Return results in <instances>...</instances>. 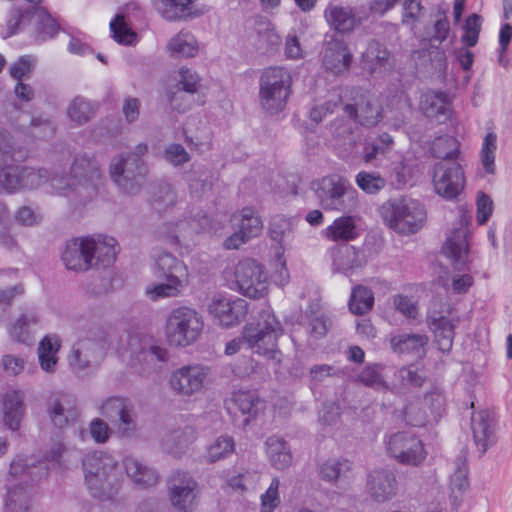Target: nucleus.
<instances>
[{"instance_id":"55","label":"nucleus","mask_w":512,"mask_h":512,"mask_svg":"<svg viewBox=\"0 0 512 512\" xmlns=\"http://www.w3.org/2000/svg\"><path fill=\"white\" fill-rule=\"evenodd\" d=\"M483 18L477 13H472L466 17L462 26L461 42L465 46H475L478 43L480 32L482 30Z\"/></svg>"},{"instance_id":"7","label":"nucleus","mask_w":512,"mask_h":512,"mask_svg":"<svg viewBox=\"0 0 512 512\" xmlns=\"http://www.w3.org/2000/svg\"><path fill=\"white\" fill-rule=\"evenodd\" d=\"M293 77L289 69L275 65L259 76V103L269 113L285 110L292 93Z\"/></svg>"},{"instance_id":"14","label":"nucleus","mask_w":512,"mask_h":512,"mask_svg":"<svg viewBox=\"0 0 512 512\" xmlns=\"http://www.w3.org/2000/svg\"><path fill=\"white\" fill-rule=\"evenodd\" d=\"M432 179L436 193L447 200L457 198L466 186L465 170L457 161L452 163H441L440 161V163H436Z\"/></svg>"},{"instance_id":"22","label":"nucleus","mask_w":512,"mask_h":512,"mask_svg":"<svg viewBox=\"0 0 512 512\" xmlns=\"http://www.w3.org/2000/svg\"><path fill=\"white\" fill-rule=\"evenodd\" d=\"M360 65L372 77H385L394 67V59L386 45L372 40L362 53Z\"/></svg>"},{"instance_id":"9","label":"nucleus","mask_w":512,"mask_h":512,"mask_svg":"<svg viewBox=\"0 0 512 512\" xmlns=\"http://www.w3.org/2000/svg\"><path fill=\"white\" fill-rule=\"evenodd\" d=\"M204 320L193 307L180 306L172 309L165 321L167 342L173 346H188L202 334Z\"/></svg>"},{"instance_id":"40","label":"nucleus","mask_w":512,"mask_h":512,"mask_svg":"<svg viewBox=\"0 0 512 512\" xmlns=\"http://www.w3.org/2000/svg\"><path fill=\"white\" fill-rule=\"evenodd\" d=\"M48 414L55 426L64 428L70 422H74L78 416L77 408L73 407V402L68 396H61L52 401Z\"/></svg>"},{"instance_id":"26","label":"nucleus","mask_w":512,"mask_h":512,"mask_svg":"<svg viewBox=\"0 0 512 512\" xmlns=\"http://www.w3.org/2000/svg\"><path fill=\"white\" fill-rule=\"evenodd\" d=\"M265 401L261 400L255 390H235L227 401V407L230 413L243 415V423L249 424L253 417L258 415L260 409L264 408Z\"/></svg>"},{"instance_id":"11","label":"nucleus","mask_w":512,"mask_h":512,"mask_svg":"<svg viewBox=\"0 0 512 512\" xmlns=\"http://www.w3.org/2000/svg\"><path fill=\"white\" fill-rule=\"evenodd\" d=\"M146 143H139L134 157H117L110 165L112 179L125 193H135L146 175L147 168L141 160L146 153Z\"/></svg>"},{"instance_id":"25","label":"nucleus","mask_w":512,"mask_h":512,"mask_svg":"<svg viewBox=\"0 0 512 512\" xmlns=\"http://www.w3.org/2000/svg\"><path fill=\"white\" fill-rule=\"evenodd\" d=\"M325 19L337 32H351L360 25L363 17L360 9L330 2L324 10Z\"/></svg>"},{"instance_id":"61","label":"nucleus","mask_w":512,"mask_h":512,"mask_svg":"<svg viewBox=\"0 0 512 512\" xmlns=\"http://www.w3.org/2000/svg\"><path fill=\"white\" fill-rule=\"evenodd\" d=\"M339 102H341V96L339 94H333L323 103H317L311 108L309 117L312 121L321 122L328 113H333L337 108Z\"/></svg>"},{"instance_id":"50","label":"nucleus","mask_w":512,"mask_h":512,"mask_svg":"<svg viewBox=\"0 0 512 512\" xmlns=\"http://www.w3.org/2000/svg\"><path fill=\"white\" fill-rule=\"evenodd\" d=\"M11 155L15 158H27L29 157V150L23 147L21 143H18L16 138H12L6 130L0 128V162L1 166L4 157Z\"/></svg>"},{"instance_id":"36","label":"nucleus","mask_w":512,"mask_h":512,"mask_svg":"<svg viewBox=\"0 0 512 512\" xmlns=\"http://www.w3.org/2000/svg\"><path fill=\"white\" fill-rule=\"evenodd\" d=\"M91 267L96 260V263L107 267L114 263L118 250L117 240L108 235H98V237H91Z\"/></svg>"},{"instance_id":"54","label":"nucleus","mask_w":512,"mask_h":512,"mask_svg":"<svg viewBox=\"0 0 512 512\" xmlns=\"http://www.w3.org/2000/svg\"><path fill=\"white\" fill-rule=\"evenodd\" d=\"M497 149V134L495 132H487L483 138L480 153L481 164L487 173H494Z\"/></svg>"},{"instance_id":"59","label":"nucleus","mask_w":512,"mask_h":512,"mask_svg":"<svg viewBox=\"0 0 512 512\" xmlns=\"http://www.w3.org/2000/svg\"><path fill=\"white\" fill-rule=\"evenodd\" d=\"M274 270L271 278L276 285L284 287L290 280V271L288 270L287 260L285 258V250L282 246H278L275 250V259L273 261Z\"/></svg>"},{"instance_id":"56","label":"nucleus","mask_w":512,"mask_h":512,"mask_svg":"<svg viewBox=\"0 0 512 512\" xmlns=\"http://www.w3.org/2000/svg\"><path fill=\"white\" fill-rule=\"evenodd\" d=\"M280 479L273 477L268 488L260 495L259 512H274L281 503Z\"/></svg>"},{"instance_id":"15","label":"nucleus","mask_w":512,"mask_h":512,"mask_svg":"<svg viewBox=\"0 0 512 512\" xmlns=\"http://www.w3.org/2000/svg\"><path fill=\"white\" fill-rule=\"evenodd\" d=\"M211 369L203 363L182 365L170 375V386L180 395H195L203 391L209 380Z\"/></svg>"},{"instance_id":"41","label":"nucleus","mask_w":512,"mask_h":512,"mask_svg":"<svg viewBox=\"0 0 512 512\" xmlns=\"http://www.w3.org/2000/svg\"><path fill=\"white\" fill-rule=\"evenodd\" d=\"M197 0H152L157 10L170 21L181 17L192 16L194 3Z\"/></svg>"},{"instance_id":"60","label":"nucleus","mask_w":512,"mask_h":512,"mask_svg":"<svg viewBox=\"0 0 512 512\" xmlns=\"http://www.w3.org/2000/svg\"><path fill=\"white\" fill-rule=\"evenodd\" d=\"M403 417L407 424L411 426H425L430 422L429 414L423 410L421 403H409L403 408Z\"/></svg>"},{"instance_id":"47","label":"nucleus","mask_w":512,"mask_h":512,"mask_svg":"<svg viewBox=\"0 0 512 512\" xmlns=\"http://www.w3.org/2000/svg\"><path fill=\"white\" fill-rule=\"evenodd\" d=\"M394 139L387 132L379 134L376 138L366 139L363 146V158L365 162H372L381 153H387L393 148Z\"/></svg>"},{"instance_id":"30","label":"nucleus","mask_w":512,"mask_h":512,"mask_svg":"<svg viewBox=\"0 0 512 512\" xmlns=\"http://www.w3.org/2000/svg\"><path fill=\"white\" fill-rule=\"evenodd\" d=\"M419 109L430 119H447L452 113V100L444 91H425L421 93Z\"/></svg>"},{"instance_id":"24","label":"nucleus","mask_w":512,"mask_h":512,"mask_svg":"<svg viewBox=\"0 0 512 512\" xmlns=\"http://www.w3.org/2000/svg\"><path fill=\"white\" fill-rule=\"evenodd\" d=\"M147 338L141 334H128L126 337L127 345L119 347L118 353L122 359L129 358L130 363L144 359H157V361H166L168 351L160 345H150L146 347Z\"/></svg>"},{"instance_id":"62","label":"nucleus","mask_w":512,"mask_h":512,"mask_svg":"<svg viewBox=\"0 0 512 512\" xmlns=\"http://www.w3.org/2000/svg\"><path fill=\"white\" fill-rule=\"evenodd\" d=\"M469 485L468 468L465 461H458L454 473L450 476V488L452 493H463Z\"/></svg>"},{"instance_id":"45","label":"nucleus","mask_w":512,"mask_h":512,"mask_svg":"<svg viewBox=\"0 0 512 512\" xmlns=\"http://www.w3.org/2000/svg\"><path fill=\"white\" fill-rule=\"evenodd\" d=\"M374 293L366 286H353L348 306L353 314H367L374 307Z\"/></svg>"},{"instance_id":"1","label":"nucleus","mask_w":512,"mask_h":512,"mask_svg":"<svg viewBox=\"0 0 512 512\" xmlns=\"http://www.w3.org/2000/svg\"><path fill=\"white\" fill-rule=\"evenodd\" d=\"M24 159L6 156L0 168V186L8 193L21 189H33L38 185L48 184V191L59 195L71 196L75 193L79 198H89L97 189L102 178L100 166L95 159L81 156L74 159L69 176H50L48 170H35L31 166L13 165Z\"/></svg>"},{"instance_id":"39","label":"nucleus","mask_w":512,"mask_h":512,"mask_svg":"<svg viewBox=\"0 0 512 512\" xmlns=\"http://www.w3.org/2000/svg\"><path fill=\"white\" fill-rule=\"evenodd\" d=\"M265 446L269 461L276 469H286L292 464L293 456L285 439L277 436L268 437Z\"/></svg>"},{"instance_id":"51","label":"nucleus","mask_w":512,"mask_h":512,"mask_svg":"<svg viewBox=\"0 0 512 512\" xmlns=\"http://www.w3.org/2000/svg\"><path fill=\"white\" fill-rule=\"evenodd\" d=\"M235 442L231 436L216 437L207 448V458L209 462H217L221 458H226L234 453Z\"/></svg>"},{"instance_id":"5","label":"nucleus","mask_w":512,"mask_h":512,"mask_svg":"<svg viewBox=\"0 0 512 512\" xmlns=\"http://www.w3.org/2000/svg\"><path fill=\"white\" fill-rule=\"evenodd\" d=\"M85 484L96 498H113L120 488V471L115 457L91 452L83 459Z\"/></svg>"},{"instance_id":"52","label":"nucleus","mask_w":512,"mask_h":512,"mask_svg":"<svg viewBox=\"0 0 512 512\" xmlns=\"http://www.w3.org/2000/svg\"><path fill=\"white\" fill-rule=\"evenodd\" d=\"M431 152L438 158H457L460 153V143L454 136H440L434 139Z\"/></svg>"},{"instance_id":"8","label":"nucleus","mask_w":512,"mask_h":512,"mask_svg":"<svg viewBox=\"0 0 512 512\" xmlns=\"http://www.w3.org/2000/svg\"><path fill=\"white\" fill-rule=\"evenodd\" d=\"M321 206L330 211H353L359 203L358 192L345 177L332 174L311 184Z\"/></svg>"},{"instance_id":"17","label":"nucleus","mask_w":512,"mask_h":512,"mask_svg":"<svg viewBox=\"0 0 512 512\" xmlns=\"http://www.w3.org/2000/svg\"><path fill=\"white\" fill-rule=\"evenodd\" d=\"M169 499L179 511L192 512L200 495L199 485L188 472H175L168 485Z\"/></svg>"},{"instance_id":"63","label":"nucleus","mask_w":512,"mask_h":512,"mask_svg":"<svg viewBox=\"0 0 512 512\" xmlns=\"http://www.w3.org/2000/svg\"><path fill=\"white\" fill-rule=\"evenodd\" d=\"M422 11V0H403L402 22L414 28Z\"/></svg>"},{"instance_id":"2","label":"nucleus","mask_w":512,"mask_h":512,"mask_svg":"<svg viewBox=\"0 0 512 512\" xmlns=\"http://www.w3.org/2000/svg\"><path fill=\"white\" fill-rule=\"evenodd\" d=\"M64 451L63 445H56L43 459H35L34 456H15L12 459L6 478L4 512L30 511L32 493L29 490V480H38L41 476L47 475L49 469H60L63 465L61 458Z\"/></svg>"},{"instance_id":"38","label":"nucleus","mask_w":512,"mask_h":512,"mask_svg":"<svg viewBox=\"0 0 512 512\" xmlns=\"http://www.w3.org/2000/svg\"><path fill=\"white\" fill-rule=\"evenodd\" d=\"M2 405L5 425L10 429H18L24 412L22 392L8 390L2 399Z\"/></svg>"},{"instance_id":"10","label":"nucleus","mask_w":512,"mask_h":512,"mask_svg":"<svg viewBox=\"0 0 512 512\" xmlns=\"http://www.w3.org/2000/svg\"><path fill=\"white\" fill-rule=\"evenodd\" d=\"M155 262L165 281L147 286L145 289L146 296L150 297V299L178 296L188 280L189 270L187 266H185L182 260L173 257L171 253L158 255Z\"/></svg>"},{"instance_id":"53","label":"nucleus","mask_w":512,"mask_h":512,"mask_svg":"<svg viewBox=\"0 0 512 512\" xmlns=\"http://www.w3.org/2000/svg\"><path fill=\"white\" fill-rule=\"evenodd\" d=\"M351 467L352 464L348 459H329L320 465L318 474L323 480L333 482L339 476L345 475L347 471H350Z\"/></svg>"},{"instance_id":"64","label":"nucleus","mask_w":512,"mask_h":512,"mask_svg":"<svg viewBox=\"0 0 512 512\" xmlns=\"http://www.w3.org/2000/svg\"><path fill=\"white\" fill-rule=\"evenodd\" d=\"M494 211V202L490 195L485 192H478L476 196V219L477 222L482 223L489 220L491 214Z\"/></svg>"},{"instance_id":"21","label":"nucleus","mask_w":512,"mask_h":512,"mask_svg":"<svg viewBox=\"0 0 512 512\" xmlns=\"http://www.w3.org/2000/svg\"><path fill=\"white\" fill-rule=\"evenodd\" d=\"M233 222L238 229L224 240L227 249H238L245 241L258 236L263 228V223L253 208H243L237 215L233 216Z\"/></svg>"},{"instance_id":"35","label":"nucleus","mask_w":512,"mask_h":512,"mask_svg":"<svg viewBox=\"0 0 512 512\" xmlns=\"http://www.w3.org/2000/svg\"><path fill=\"white\" fill-rule=\"evenodd\" d=\"M199 51L200 44L195 34L186 29L172 36L167 44V52L172 57H195Z\"/></svg>"},{"instance_id":"13","label":"nucleus","mask_w":512,"mask_h":512,"mask_svg":"<svg viewBox=\"0 0 512 512\" xmlns=\"http://www.w3.org/2000/svg\"><path fill=\"white\" fill-rule=\"evenodd\" d=\"M237 289L249 297H262L267 294L269 282L262 264L253 259L240 260L234 268Z\"/></svg>"},{"instance_id":"49","label":"nucleus","mask_w":512,"mask_h":512,"mask_svg":"<svg viewBox=\"0 0 512 512\" xmlns=\"http://www.w3.org/2000/svg\"><path fill=\"white\" fill-rule=\"evenodd\" d=\"M355 183L364 193L368 195H377L386 185L385 177L381 176L379 172H367L361 170L355 177Z\"/></svg>"},{"instance_id":"33","label":"nucleus","mask_w":512,"mask_h":512,"mask_svg":"<svg viewBox=\"0 0 512 512\" xmlns=\"http://www.w3.org/2000/svg\"><path fill=\"white\" fill-rule=\"evenodd\" d=\"M428 338L425 334L398 333L391 334L389 343L394 352L410 353L422 357L426 352Z\"/></svg>"},{"instance_id":"42","label":"nucleus","mask_w":512,"mask_h":512,"mask_svg":"<svg viewBox=\"0 0 512 512\" xmlns=\"http://www.w3.org/2000/svg\"><path fill=\"white\" fill-rule=\"evenodd\" d=\"M124 469L127 475L138 485H153L156 484L158 474L149 468L146 464L141 463L136 457L128 456L123 460Z\"/></svg>"},{"instance_id":"23","label":"nucleus","mask_w":512,"mask_h":512,"mask_svg":"<svg viewBox=\"0 0 512 512\" xmlns=\"http://www.w3.org/2000/svg\"><path fill=\"white\" fill-rule=\"evenodd\" d=\"M353 62V54L348 45L338 36H327L322 55V64L326 70L342 73L349 70Z\"/></svg>"},{"instance_id":"31","label":"nucleus","mask_w":512,"mask_h":512,"mask_svg":"<svg viewBox=\"0 0 512 512\" xmlns=\"http://www.w3.org/2000/svg\"><path fill=\"white\" fill-rule=\"evenodd\" d=\"M367 261L364 251L357 250L354 246H344L332 251V264L334 269L352 276L355 270L363 267Z\"/></svg>"},{"instance_id":"28","label":"nucleus","mask_w":512,"mask_h":512,"mask_svg":"<svg viewBox=\"0 0 512 512\" xmlns=\"http://www.w3.org/2000/svg\"><path fill=\"white\" fill-rule=\"evenodd\" d=\"M471 428L474 442L481 453L487 451L493 442L495 418L489 410H477L471 417Z\"/></svg>"},{"instance_id":"57","label":"nucleus","mask_w":512,"mask_h":512,"mask_svg":"<svg viewBox=\"0 0 512 512\" xmlns=\"http://www.w3.org/2000/svg\"><path fill=\"white\" fill-rule=\"evenodd\" d=\"M110 32L113 38L118 43H124V45H133L137 41V35L135 31H132L127 26L124 16L116 15L110 22Z\"/></svg>"},{"instance_id":"3","label":"nucleus","mask_w":512,"mask_h":512,"mask_svg":"<svg viewBox=\"0 0 512 512\" xmlns=\"http://www.w3.org/2000/svg\"><path fill=\"white\" fill-rule=\"evenodd\" d=\"M385 106L381 107L379 103L371 98L362 97L360 103H347L343 110L353 121H357L363 126H375L383 117L398 128L404 122L407 111L412 108V102L403 89H388L382 95Z\"/></svg>"},{"instance_id":"19","label":"nucleus","mask_w":512,"mask_h":512,"mask_svg":"<svg viewBox=\"0 0 512 512\" xmlns=\"http://www.w3.org/2000/svg\"><path fill=\"white\" fill-rule=\"evenodd\" d=\"M208 312L223 326L240 323L248 312V304L244 298L232 295H214L208 305Z\"/></svg>"},{"instance_id":"12","label":"nucleus","mask_w":512,"mask_h":512,"mask_svg":"<svg viewBox=\"0 0 512 512\" xmlns=\"http://www.w3.org/2000/svg\"><path fill=\"white\" fill-rule=\"evenodd\" d=\"M386 451L400 464L419 465L427 457V450L420 437L414 432L404 430L384 438Z\"/></svg>"},{"instance_id":"16","label":"nucleus","mask_w":512,"mask_h":512,"mask_svg":"<svg viewBox=\"0 0 512 512\" xmlns=\"http://www.w3.org/2000/svg\"><path fill=\"white\" fill-rule=\"evenodd\" d=\"M470 217L467 213H461L456 228L448 234L447 239L442 247L447 258L452 262L454 269L469 270L468 255V225Z\"/></svg>"},{"instance_id":"4","label":"nucleus","mask_w":512,"mask_h":512,"mask_svg":"<svg viewBox=\"0 0 512 512\" xmlns=\"http://www.w3.org/2000/svg\"><path fill=\"white\" fill-rule=\"evenodd\" d=\"M282 334V325L270 309H263L260 319L256 324L244 326L242 336L233 338L226 344L225 352L228 355L239 352L243 343L260 355L268 359L281 361V351L277 347V341Z\"/></svg>"},{"instance_id":"6","label":"nucleus","mask_w":512,"mask_h":512,"mask_svg":"<svg viewBox=\"0 0 512 512\" xmlns=\"http://www.w3.org/2000/svg\"><path fill=\"white\" fill-rule=\"evenodd\" d=\"M383 222L397 233H417L423 227L427 212L425 206L411 197L388 199L379 207Z\"/></svg>"},{"instance_id":"46","label":"nucleus","mask_w":512,"mask_h":512,"mask_svg":"<svg viewBox=\"0 0 512 512\" xmlns=\"http://www.w3.org/2000/svg\"><path fill=\"white\" fill-rule=\"evenodd\" d=\"M256 45L263 50H271L280 45L281 37L269 20L260 18L255 25Z\"/></svg>"},{"instance_id":"34","label":"nucleus","mask_w":512,"mask_h":512,"mask_svg":"<svg viewBox=\"0 0 512 512\" xmlns=\"http://www.w3.org/2000/svg\"><path fill=\"white\" fill-rule=\"evenodd\" d=\"M322 234L328 240L351 241L358 238L360 231L353 215H341L334 219V221L323 230Z\"/></svg>"},{"instance_id":"20","label":"nucleus","mask_w":512,"mask_h":512,"mask_svg":"<svg viewBox=\"0 0 512 512\" xmlns=\"http://www.w3.org/2000/svg\"><path fill=\"white\" fill-rule=\"evenodd\" d=\"M458 318L452 315L451 307L445 311H438L436 306L430 307L428 312V326L435 335V343L441 352H449L453 346L455 328Z\"/></svg>"},{"instance_id":"37","label":"nucleus","mask_w":512,"mask_h":512,"mask_svg":"<svg viewBox=\"0 0 512 512\" xmlns=\"http://www.w3.org/2000/svg\"><path fill=\"white\" fill-rule=\"evenodd\" d=\"M61 341L57 334H47L42 338L38 346V358L40 366L45 372H55L58 367V352Z\"/></svg>"},{"instance_id":"43","label":"nucleus","mask_w":512,"mask_h":512,"mask_svg":"<svg viewBox=\"0 0 512 512\" xmlns=\"http://www.w3.org/2000/svg\"><path fill=\"white\" fill-rule=\"evenodd\" d=\"M196 437L197 432L195 428L185 427L183 430L172 432L168 437H166L164 447L168 453H171V455L180 457V455L184 453L185 449L194 442Z\"/></svg>"},{"instance_id":"58","label":"nucleus","mask_w":512,"mask_h":512,"mask_svg":"<svg viewBox=\"0 0 512 512\" xmlns=\"http://www.w3.org/2000/svg\"><path fill=\"white\" fill-rule=\"evenodd\" d=\"M94 111L95 109L92 103L85 100V98H80V96L74 98L67 109L70 120L77 122V124H83V122L89 121Z\"/></svg>"},{"instance_id":"32","label":"nucleus","mask_w":512,"mask_h":512,"mask_svg":"<svg viewBox=\"0 0 512 512\" xmlns=\"http://www.w3.org/2000/svg\"><path fill=\"white\" fill-rule=\"evenodd\" d=\"M36 62L37 60L34 56H31V54H25L24 56H20V58H18V60L10 67L11 76L17 81L15 93L19 99H22V101H31L34 97L32 87L23 83L22 79L33 72Z\"/></svg>"},{"instance_id":"29","label":"nucleus","mask_w":512,"mask_h":512,"mask_svg":"<svg viewBox=\"0 0 512 512\" xmlns=\"http://www.w3.org/2000/svg\"><path fill=\"white\" fill-rule=\"evenodd\" d=\"M367 489L377 502H385L397 492L396 475L391 470H373L367 480Z\"/></svg>"},{"instance_id":"48","label":"nucleus","mask_w":512,"mask_h":512,"mask_svg":"<svg viewBox=\"0 0 512 512\" xmlns=\"http://www.w3.org/2000/svg\"><path fill=\"white\" fill-rule=\"evenodd\" d=\"M384 369L381 363H369L359 373L358 379L375 390H387L389 385L385 379Z\"/></svg>"},{"instance_id":"18","label":"nucleus","mask_w":512,"mask_h":512,"mask_svg":"<svg viewBox=\"0 0 512 512\" xmlns=\"http://www.w3.org/2000/svg\"><path fill=\"white\" fill-rule=\"evenodd\" d=\"M26 19L33 22L36 28V39H38V41L50 39V37L57 34L60 28L57 20H55L53 16L49 15L45 9H42V7H34L33 9H30V11H25V13L15 11L12 14L7 22V35L16 34L21 23H24Z\"/></svg>"},{"instance_id":"27","label":"nucleus","mask_w":512,"mask_h":512,"mask_svg":"<svg viewBox=\"0 0 512 512\" xmlns=\"http://www.w3.org/2000/svg\"><path fill=\"white\" fill-rule=\"evenodd\" d=\"M91 237L68 240L62 253V260L67 269L87 270L91 267Z\"/></svg>"},{"instance_id":"44","label":"nucleus","mask_w":512,"mask_h":512,"mask_svg":"<svg viewBox=\"0 0 512 512\" xmlns=\"http://www.w3.org/2000/svg\"><path fill=\"white\" fill-rule=\"evenodd\" d=\"M38 320L39 317L36 313H25L11 325L9 334L16 341L29 345L33 341V326L37 325Z\"/></svg>"}]
</instances>
